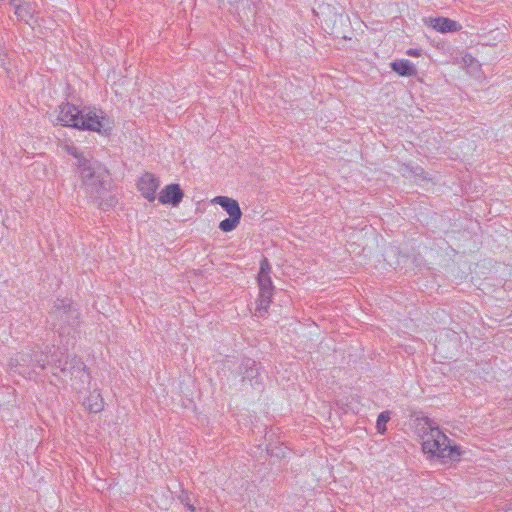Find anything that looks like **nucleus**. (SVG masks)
<instances>
[{
	"instance_id": "9",
	"label": "nucleus",
	"mask_w": 512,
	"mask_h": 512,
	"mask_svg": "<svg viewBox=\"0 0 512 512\" xmlns=\"http://www.w3.org/2000/svg\"><path fill=\"white\" fill-rule=\"evenodd\" d=\"M184 193L178 184L165 186L159 194L158 200L161 204L177 206L182 201Z\"/></svg>"
},
{
	"instance_id": "15",
	"label": "nucleus",
	"mask_w": 512,
	"mask_h": 512,
	"mask_svg": "<svg viewBox=\"0 0 512 512\" xmlns=\"http://www.w3.org/2000/svg\"><path fill=\"white\" fill-rule=\"evenodd\" d=\"M83 405L91 413L101 412L104 408V401L101 394L94 390L90 392L88 397L84 400Z\"/></svg>"
},
{
	"instance_id": "18",
	"label": "nucleus",
	"mask_w": 512,
	"mask_h": 512,
	"mask_svg": "<svg viewBox=\"0 0 512 512\" xmlns=\"http://www.w3.org/2000/svg\"><path fill=\"white\" fill-rule=\"evenodd\" d=\"M242 217L229 216L219 223V229L222 232H231L237 228Z\"/></svg>"
},
{
	"instance_id": "2",
	"label": "nucleus",
	"mask_w": 512,
	"mask_h": 512,
	"mask_svg": "<svg viewBox=\"0 0 512 512\" xmlns=\"http://www.w3.org/2000/svg\"><path fill=\"white\" fill-rule=\"evenodd\" d=\"M417 421V432L422 439V450L425 454L435 456L441 459L443 463L460 459V448L451 445L449 438L433 420L423 417L417 419Z\"/></svg>"
},
{
	"instance_id": "14",
	"label": "nucleus",
	"mask_w": 512,
	"mask_h": 512,
	"mask_svg": "<svg viewBox=\"0 0 512 512\" xmlns=\"http://www.w3.org/2000/svg\"><path fill=\"white\" fill-rule=\"evenodd\" d=\"M390 67L400 76L409 77L417 74L415 65L407 59L395 60L390 63Z\"/></svg>"
},
{
	"instance_id": "8",
	"label": "nucleus",
	"mask_w": 512,
	"mask_h": 512,
	"mask_svg": "<svg viewBox=\"0 0 512 512\" xmlns=\"http://www.w3.org/2000/svg\"><path fill=\"white\" fill-rule=\"evenodd\" d=\"M239 374L242 375V381L248 380L252 386L260 384V366L251 358L242 360L239 365Z\"/></svg>"
},
{
	"instance_id": "4",
	"label": "nucleus",
	"mask_w": 512,
	"mask_h": 512,
	"mask_svg": "<svg viewBox=\"0 0 512 512\" xmlns=\"http://www.w3.org/2000/svg\"><path fill=\"white\" fill-rule=\"evenodd\" d=\"M74 128L109 135L113 129V121L102 110L88 108L81 110L80 120L74 123Z\"/></svg>"
},
{
	"instance_id": "6",
	"label": "nucleus",
	"mask_w": 512,
	"mask_h": 512,
	"mask_svg": "<svg viewBox=\"0 0 512 512\" xmlns=\"http://www.w3.org/2000/svg\"><path fill=\"white\" fill-rule=\"evenodd\" d=\"M160 182L158 178L152 173L143 174L138 180L137 186L142 196L149 202L156 199V191L159 188Z\"/></svg>"
},
{
	"instance_id": "11",
	"label": "nucleus",
	"mask_w": 512,
	"mask_h": 512,
	"mask_svg": "<svg viewBox=\"0 0 512 512\" xmlns=\"http://www.w3.org/2000/svg\"><path fill=\"white\" fill-rule=\"evenodd\" d=\"M430 23L436 31L441 33L457 32L462 28L457 21L444 17L433 18Z\"/></svg>"
},
{
	"instance_id": "24",
	"label": "nucleus",
	"mask_w": 512,
	"mask_h": 512,
	"mask_svg": "<svg viewBox=\"0 0 512 512\" xmlns=\"http://www.w3.org/2000/svg\"><path fill=\"white\" fill-rule=\"evenodd\" d=\"M35 352H36L35 350H32V351L30 352V353L32 354V364H30V368H29V369H31L32 371H35V369H36V368H38V367H37V365H36V356H35Z\"/></svg>"
},
{
	"instance_id": "23",
	"label": "nucleus",
	"mask_w": 512,
	"mask_h": 512,
	"mask_svg": "<svg viewBox=\"0 0 512 512\" xmlns=\"http://www.w3.org/2000/svg\"><path fill=\"white\" fill-rule=\"evenodd\" d=\"M270 271H271V267L269 265V262H268V260L266 258H264L261 261L260 271L258 273V276L270 275Z\"/></svg>"
},
{
	"instance_id": "22",
	"label": "nucleus",
	"mask_w": 512,
	"mask_h": 512,
	"mask_svg": "<svg viewBox=\"0 0 512 512\" xmlns=\"http://www.w3.org/2000/svg\"><path fill=\"white\" fill-rule=\"evenodd\" d=\"M180 502L189 510L194 505L192 504L190 495L188 492L182 491V493L179 495Z\"/></svg>"
},
{
	"instance_id": "17",
	"label": "nucleus",
	"mask_w": 512,
	"mask_h": 512,
	"mask_svg": "<svg viewBox=\"0 0 512 512\" xmlns=\"http://www.w3.org/2000/svg\"><path fill=\"white\" fill-rule=\"evenodd\" d=\"M62 148L66 153L73 156L77 160L76 165L78 170H80V165L84 160H92V158L86 157L83 153H80L72 143H65Z\"/></svg>"
},
{
	"instance_id": "20",
	"label": "nucleus",
	"mask_w": 512,
	"mask_h": 512,
	"mask_svg": "<svg viewBox=\"0 0 512 512\" xmlns=\"http://www.w3.org/2000/svg\"><path fill=\"white\" fill-rule=\"evenodd\" d=\"M389 420H390V412L389 411H383L378 415L377 422H376V428L379 433H381V434L385 433L386 424Z\"/></svg>"
},
{
	"instance_id": "16",
	"label": "nucleus",
	"mask_w": 512,
	"mask_h": 512,
	"mask_svg": "<svg viewBox=\"0 0 512 512\" xmlns=\"http://www.w3.org/2000/svg\"><path fill=\"white\" fill-rule=\"evenodd\" d=\"M10 6L14 8L15 15L19 20L28 22L29 18L32 17V9L26 3H18L17 0H12Z\"/></svg>"
},
{
	"instance_id": "10",
	"label": "nucleus",
	"mask_w": 512,
	"mask_h": 512,
	"mask_svg": "<svg viewBox=\"0 0 512 512\" xmlns=\"http://www.w3.org/2000/svg\"><path fill=\"white\" fill-rule=\"evenodd\" d=\"M67 363L70 365L69 377L71 379H78L82 384L89 383L90 375L86 371V366L77 356H67Z\"/></svg>"
},
{
	"instance_id": "7",
	"label": "nucleus",
	"mask_w": 512,
	"mask_h": 512,
	"mask_svg": "<svg viewBox=\"0 0 512 512\" xmlns=\"http://www.w3.org/2000/svg\"><path fill=\"white\" fill-rule=\"evenodd\" d=\"M81 117V110L71 103H63L59 106L57 123L62 126L74 128V123L78 122Z\"/></svg>"
},
{
	"instance_id": "13",
	"label": "nucleus",
	"mask_w": 512,
	"mask_h": 512,
	"mask_svg": "<svg viewBox=\"0 0 512 512\" xmlns=\"http://www.w3.org/2000/svg\"><path fill=\"white\" fill-rule=\"evenodd\" d=\"M30 364H32V354L30 352H20L10 360L11 368H16V371L20 374L29 373Z\"/></svg>"
},
{
	"instance_id": "21",
	"label": "nucleus",
	"mask_w": 512,
	"mask_h": 512,
	"mask_svg": "<svg viewBox=\"0 0 512 512\" xmlns=\"http://www.w3.org/2000/svg\"><path fill=\"white\" fill-rule=\"evenodd\" d=\"M54 367L56 369H59V373L61 374V376H63V377L69 376L70 365L67 363V357L65 358V360L57 358L54 361Z\"/></svg>"
},
{
	"instance_id": "1",
	"label": "nucleus",
	"mask_w": 512,
	"mask_h": 512,
	"mask_svg": "<svg viewBox=\"0 0 512 512\" xmlns=\"http://www.w3.org/2000/svg\"><path fill=\"white\" fill-rule=\"evenodd\" d=\"M80 188L91 202L102 210H108L117 203L116 196L111 192L109 172L97 161L84 160L80 165Z\"/></svg>"
},
{
	"instance_id": "12",
	"label": "nucleus",
	"mask_w": 512,
	"mask_h": 512,
	"mask_svg": "<svg viewBox=\"0 0 512 512\" xmlns=\"http://www.w3.org/2000/svg\"><path fill=\"white\" fill-rule=\"evenodd\" d=\"M213 203L220 205L229 216L242 217V211L239 203L232 198L227 196H217L212 200Z\"/></svg>"
},
{
	"instance_id": "26",
	"label": "nucleus",
	"mask_w": 512,
	"mask_h": 512,
	"mask_svg": "<svg viewBox=\"0 0 512 512\" xmlns=\"http://www.w3.org/2000/svg\"><path fill=\"white\" fill-rule=\"evenodd\" d=\"M407 54L410 55V56H419V52L415 49H409L407 51Z\"/></svg>"
},
{
	"instance_id": "25",
	"label": "nucleus",
	"mask_w": 512,
	"mask_h": 512,
	"mask_svg": "<svg viewBox=\"0 0 512 512\" xmlns=\"http://www.w3.org/2000/svg\"><path fill=\"white\" fill-rule=\"evenodd\" d=\"M190 512H209L208 509L202 507L193 506L189 509Z\"/></svg>"
},
{
	"instance_id": "5",
	"label": "nucleus",
	"mask_w": 512,
	"mask_h": 512,
	"mask_svg": "<svg viewBox=\"0 0 512 512\" xmlns=\"http://www.w3.org/2000/svg\"><path fill=\"white\" fill-rule=\"evenodd\" d=\"M258 285L260 291L257 312L259 316H263V313L267 312L270 305L274 290L270 275L258 276Z\"/></svg>"
},
{
	"instance_id": "19",
	"label": "nucleus",
	"mask_w": 512,
	"mask_h": 512,
	"mask_svg": "<svg viewBox=\"0 0 512 512\" xmlns=\"http://www.w3.org/2000/svg\"><path fill=\"white\" fill-rule=\"evenodd\" d=\"M35 356L36 365L40 369H44L46 365H52L54 367V361L57 359V355L53 354L51 355V359H49V356L41 351H36Z\"/></svg>"
},
{
	"instance_id": "3",
	"label": "nucleus",
	"mask_w": 512,
	"mask_h": 512,
	"mask_svg": "<svg viewBox=\"0 0 512 512\" xmlns=\"http://www.w3.org/2000/svg\"><path fill=\"white\" fill-rule=\"evenodd\" d=\"M80 313L73 306L70 299H57L49 313L48 322L56 329L60 336L74 337L79 326Z\"/></svg>"
}]
</instances>
